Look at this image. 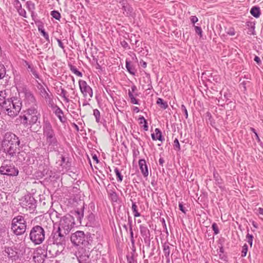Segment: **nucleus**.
Returning a JSON list of instances; mask_svg holds the SVG:
<instances>
[{"mask_svg": "<svg viewBox=\"0 0 263 263\" xmlns=\"http://www.w3.org/2000/svg\"><path fill=\"white\" fill-rule=\"evenodd\" d=\"M46 140L47 143L48 144V147L50 149H52L54 151H58L60 144L58 141L55 135L46 139Z\"/></svg>", "mask_w": 263, "mask_h": 263, "instance_id": "obj_15", "label": "nucleus"}, {"mask_svg": "<svg viewBox=\"0 0 263 263\" xmlns=\"http://www.w3.org/2000/svg\"><path fill=\"white\" fill-rule=\"evenodd\" d=\"M26 5H27V7L29 11H31L32 12L35 9V5L31 1H28V2H27Z\"/></svg>", "mask_w": 263, "mask_h": 263, "instance_id": "obj_37", "label": "nucleus"}, {"mask_svg": "<svg viewBox=\"0 0 263 263\" xmlns=\"http://www.w3.org/2000/svg\"><path fill=\"white\" fill-rule=\"evenodd\" d=\"M128 95L130 99V103L133 104L139 105V100L137 99L136 97L138 96L137 93H132L130 91L128 92Z\"/></svg>", "mask_w": 263, "mask_h": 263, "instance_id": "obj_21", "label": "nucleus"}, {"mask_svg": "<svg viewBox=\"0 0 263 263\" xmlns=\"http://www.w3.org/2000/svg\"><path fill=\"white\" fill-rule=\"evenodd\" d=\"M51 15L53 18L57 20H59L61 18L60 13L58 11L55 10L51 11Z\"/></svg>", "mask_w": 263, "mask_h": 263, "instance_id": "obj_40", "label": "nucleus"}, {"mask_svg": "<svg viewBox=\"0 0 263 263\" xmlns=\"http://www.w3.org/2000/svg\"><path fill=\"white\" fill-rule=\"evenodd\" d=\"M5 255H7L8 258L12 260L16 261L19 258V255L17 252L12 248H7L5 250Z\"/></svg>", "mask_w": 263, "mask_h": 263, "instance_id": "obj_16", "label": "nucleus"}, {"mask_svg": "<svg viewBox=\"0 0 263 263\" xmlns=\"http://www.w3.org/2000/svg\"><path fill=\"white\" fill-rule=\"evenodd\" d=\"M140 64L143 67L145 68L146 67L147 64L145 62L142 61L141 62H140Z\"/></svg>", "mask_w": 263, "mask_h": 263, "instance_id": "obj_56", "label": "nucleus"}, {"mask_svg": "<svg viewBox=\"0 0 263 263\" xmlns=\"http://www.w3.org/2000/svg\"><path fill=\"white\" fill-rule=\"evenodd\" d=\"M43 27L39 26L38 27L39 31L42 33V35L45 37V39L47 41H49V36L48 34L43 29Z\"/></svg>", "mask_w": 263, "mask_h": 263, "instance_id": "obj_32", "label": "nucleus"}, {"mask_svg": "<svg viewBox=\"0 0 263 263\" xmlns=\"http://www.w3.org/2000/svg\"><path fill=\"white\" fill-rule=\"evenodd\" d=\"M137 90V87L135 85H133L131 87V89H129L128 91H130L132 93H134Z\"/></svg>", "mask_w": 263, "mask_h": 263, "instance_id": "obj_50", "label": "nucleus"}, {"mask_svg": "<svg viewBox=\"0 0 263 263\" xmlns=\"http://www.w3.org/2000/svg\"><path fill=\"white\" fill-rule=\"evenodd\" d=\"M73 214L74 216L67 215L61 219L58 228L59 231L68 234L75 224L74 216L77 218L78 222L81 223V220L83 217V211H76Z\"/></svg>", "mask_w": 263, "mask_h": 263, "instance_id": "obj_3", "label": "nucleus"}, {"mask_svg": "<svg viewBox=\"0 0 263 263\" xmlns=\"http://www.w3.org/2000/svg\"><path fill=\"white\" fill-rule=\"evenodd\" d=\"M133 110L136 112V113H138L139 112L140 110L138 107H134Z\"/></svg>", "mask_w": 263, "mask_h": 263, "instance_id": "obj_57", "label": "nucleus"}, {"mask_svg": "<svg viewBox=\"0 0 263 263\" xmlns=\"http://www.w3.org/2000/svg\"><path fill=\"white\" fill-rule=\"evenodd\" d=\"M159 162L160 164L162 165V164H163V162H164V160H163V159H162V158L159 159Z\"/></svg>", "mask_w": 263, "mask_h": 263, "instance_id": "obj_60", "label": "nucleus"}, {"mask_svg": "<svg viewBox=\"0 0 263 263\" xmlns=\"http://www.w3.org/2000/svg\"><path fill=\"white\" fill-rule=\"evenodd\" d=\"M6 75L5 68L3 64H0V79H3Z\"/></svg>", "mask_w": 263, "mask_h": 263, "instance_id": "obj_39", "label": "nucleus"}, {"mask_svg": "<svg viewBox=\"0 0 263 263\" xmlns=\"http://www.w3.org/2000/svg\"><path fill=\"white\" fill-rule=\"evenodd\" d=\"M25 98L24 103L26 105H33L35 104L36 100L33 93L27 89L24 90Z\"/></svg>", "mask_w": 263, "mask_h": 263, "instance_id": "obj_14", "label": "nucleus"}, {"mask_svg": "<svg viewBox=\"0 0 263 263\" xmlns=\"http://www.w3.org/2000/svg\"><path fill=\"white\" fill-rule=\"evenodd\" d=\"M29 237L31 241L35 245L42 243L45 239L44 229L40 226L33 227L30 232Z\"/></svg>", "mask_w": 263, "mask_h": 263, "instance_id": "obj_7", "label": "nucleus"}, {"mask_svg": "<svg viewBox=\"0 0 263 263\" xmlns=\"http://www.w3.org/2000/svg\"><path fill=\"white\" fill-rule=\"evenodd\" d=\"M79 85L83 97L85 99L90 100L93 96V91L91 88L87 84L86 81L82 80L79 81Z\"/></svg>", "mask_w": 263, "mask_h": 263, "instance_id": "obj_10", "label": "nucleus"}, {"mask_svg": "<svg viewBox=\"0 0 263 263\" xmlns=\"http://www.w3.org/2000/svg\"><path fill=\"white\" fill-rule=\"evenodd\" d=\"M157 104L159 105L161 108L165 109L168 107V104L166 102L164 101V100L161 98H158L157 100Z\"/></svg>", "mask_w": 263, "mask_h": 263, "instance_id": "obj_27", "label": "nucleus"}, {"mask_svg": "<svg viewBox=\"0 0 263 263\" xmlns=\"http://www.w3.org/2000/svg\"><path fill=\"white\" fill-rule=\"evenodd\" d=\"M250 130H251V131H252V132H253V133H254V134H255V135L256 134H257V133H256V132L255 129L254 128H253V127H251V128H250Z\"/></svg>", "mask_w": 263, "mask_h": 263, "instance_id": "obj_61", "label": "nucleus"}, {"mask_svg": "<svg viewBox=\"0 0 263 263\" xmlns=\"http://www.w3.org/2000/svg\"><path fill=\"white\" fill-rule=\"evenodd\" d=\"M89 104L88 103V102H87L86 101H85L83 103V106H86L87 105H89Z\"/></svg>", "mask_w": 263, "mask_h": 263, "instance_id": "obj_63", "label": "nucleus"}, {"mask_svg": "<svg viewBox=\"0 0 263 263\" xmlns=\"http://www.w3.org/2000/svg\"><path fill=\"white\" fill-rule=\"evenodd\" d=\"M47 251L44 246L43 248H37L33 256L34 261L36 263H43L47 257Z\"/></svg>", "mask_w": 263, "mask_h": 263, "instance_id": "obj_11", "label": "nucleus"}, {"mask_svg": "<svg viewBox=\"0 0 263 263\" xmlns=\"http://www.w3.org/2000/svg\"><path fill=\"white\" fill-rule=\"evenodd\" d=\"M67 234H65L62 231H57L54 234L53 236V243L52 245H50L47 246V251L48 250L49 254L51 256H55L58 254L59 251L55 250V251L51 249L55 250L57 247H61V249L64 248V246L65 243V236Z\"/></svg>", "mask_w": 263, "mask_h": 263, "instance_id": "obj_4", "label": "nucleus"}, {"mask_svg": "<svg viewBox=\"0 0 263 263\" xmlns=\"http://www.w3.org/2000/svg\"><path fill=\"white\" fill-rule=\"evenodd\" d=\"M70 70L76 76L82 77L83 74L81 72L79 71L75 66L69 65Z\"/></svg>", "mask_w": 263, "mask_h": 263, "instance_id": "obj_28", "label": "nucleus"}, {"mask_svg": "<svg viewBox=\"0 0 263 263\" xmlns=\"http://www.w3.org/2000/svg\"><path fill=\"white\" fill-rule=\"evenodd\" d=\"M0 173L3 175L15 176L18 174V170L7 160H5L0 167Z\"/></svg>", "mask_w": 263, "mask_h": 263, "instance_id": "obj_9", "label": "nucleus"}, {"mask_svg": "<svg viewBox=\"0 0 263 263\" xmlns=\"http://www.w3.org/2000/svg\"><path fill=\"white\" fill-rule=\"evenodd\" d=\"M250 13L256 18H258L261 14L260 10L259 7H253L250 10Z\"/></svg>", "mask_w": 263, "mask_h": 263, "instance_id": "obj_23", "label": "nucleus"}, {"mask_svg": "<svg viewBox=\"0 0 263 263\" xmlns=\"http://www.w3.org/2000/svg\"><path fill=\"white\" fill-rule=\"evenodd\" d=\"M108 195L113 202H117L118 199V195L114 190H110L108 192Z\"/></svg>", "mask_w": 263, "mask_h": 263, "instance_id": "obj_26", "label": "nucleus"}, {"mask_svg": "<svg viewBox=\"0 0 263 263\" xmlns=\"http://www.w3.org/2000/svg\"><path fill=\"white\" fill-rule=\"evenodd\" d=\"M57 42L58 43V45L59 46L63 49H64V46L63 44V43L62 42V41L59 40V39H57Z\"/></svg>", "mask_w": 263, "mask_h": 263, "instance_id": "obj_53", "label": "nucleus"}, {"mask_svg": "<svg viewBox=\"0 0 263 263\" xmlns=\"http://www.w3.org/2000/svg\"><path fill=\"white\" fill-rule=\"evenodd\" d=\"M163 253L165 257L167 258L169 261V256L170 254V249L168 245H165L163 246Z\"/></svg>", "mask_w": 263, "mask_h": 263, "instance_id": "obj_30", "label": "nucleus"}, {"mask_svg": "<svg viewBox=\"0 0 263 263\" xmlns=\"http://www.w3.org/2000/svg\"><path fill=\"white\" fill-rule=\"evenodd\" d=\"M2 109L5 114L10 117L16 116L21 110L22 102L20 98L16 97L6 99V93L1 91Z\"/></svg>", "mask_w": 263, "mask_h": 263, "instance_id": "obj_1", "label": "nucleus"}, {"mask_svg": "<svg viewBox=\"0 0 263 263\" xmlns=\"http://www.w3.org/2000/svg\"><path fill=\"white\" fill-rule=\"evenodd\" d=\"M174 147L175 149L177 151H179L180 149V144L177 139H175L174 141Z\"/></svg>", "mask_w": 263, "mask_h": 263, "instance_id": "obj_44", "label": "nucleus"}, {"mask_svg": "<svg viewBox=\"0 0 263 263\" xmlns=\"http://www.w3.org/2000/svg\"><path fill=\"white\" fill-rule=\"evenodd\" d=\"M253 238V236L252 235L250 234L249 233L247 234V235L246 236V239H247L248 242L249 243V244L250 245L251 247H252V246Z\"/></svg>", "mask_w": 263, "mask_h": 263, "instance_id": "obj_42", "label": "nucleus"}, {"mask_svg": "<svg viewBox=\"0 0 263 263\" xmlns=\"http://www.w3.org/2000/svg\"><path fill=\"white\" fill-rule=\"evenodd\" d=\"M213 176L216 184H217L220 187H221V185L223 183V181L218 173L217 172H214L213 173Z\"/></svg>", "mask_w": 263, "mask_h": 263, "instance_id": "obj_24", "label": "nucleus"}, {"mask_svg": "<svg viewBox=\"0 0 263 263\" xmlns=\"http://www.w3.org/2000/svg\"><path fill=\"white\" fill-rule=\"evenodd\" d=\"M122 9L127 12V14H128L129 13L132 12V8L128 6L126 3H124V2H122Z\"/></svg>", "mask_w": 263, "mask_h": 263, "instance_id": "obj_29", "label": "nucleus"}, {"mask_svg": "<svg viewBox=\"0 0 263 263\" xmlns=\"http://www.w3.org/2000/svg\"><path fill=\"white\" fill-rule=\"evenodd\" d=\"M26 228L27 222L24 216L17 215L12 219L11 229L15 235L23 234L26 232Z\"/></svg>", "mask_w": 263, "mask_h": 263, "instance_id": "obj_6", "label": "nucleus"}, {"mask_svg": "<svg viewBox=\"0 0 263 263\" xmlns=\"http://www.w3.org/2000/svg\"><path fill=\"white\" fill-rule=\"evenodd\" d=\"M255 136L256 139L258 141H259V140H260L259 138V136H258V134H256L255 135Z\"/></svg>", "mask_w": 263, "mask_h": 263, "instance_id": "obj_64", "label": "nucleus"}, {"mask_svg": "<svg viewBox=\"0 0 263 263\" xmlns=\"http://www.w3.org/2000/svg\"><path fill=\"white\" fill-rule=\"evenodd\" d=\"M121 44L124 48H127V47H128V43L125 41L121 42Z\"/></svg>", "mask_w": 263, "mask_h": 263, "instance_id": "obj_52", "label": "nucleus"}, {"mask_svg": "<svg viewBox=\"0 0 263 263\" xmlns=\"http://www.w3.org/2000/svg\"><path fill=\"white\" fill-rule=\"evenodd\" d=\"M140 230L142 235L147 236V234L149 233V230L147 227L141 225L140 226Z\"/></svg>", "mask_w": 263, "mask_h": 263, "instance_id": "obj_35", "label": "nucleus"}, {"mask_svg": "<svg viewBox=\"0 0 263 263\" xmlns=\"http://www.w3.org/2000/svg\"><path fill=\"white\" fill-rule=\"evenodd\" d=\"M190 20L192 23L194 24L195 23L198 22V19L196 16H192L190 18Z\"/></svg>", "mask_w": 263, "mask_h": 263, "instance_id": "obj_49", "label": "nucleus"}, {"mask_svg": "<svg viewBox=\"0 0 263 263\" xmlns=\"http://www.w3.org/2000/svg\"><path fill=\"white\" fill-rule=\"evenodd\" d=\"M213 230L215 234H218L219 232L218 226L216 223H213L212 226Z\"/></svg>", "mask_w": 263, "mask_h": 263, "instance_id": "obj_46", "label": "nucleus"}, {"mask_svg": "<svg viewBox=\"0 0 263 263\" xmlns=\"http://www.w3.org/2000/svg\"><path fill=\"white\" fill-rule=\"evenodd\" d=\"M61 161H62V163H64L65 161V158L63 156H62V157H61ZM61 165H62V164H61Z\"/></svg>", "mask_w": 263, "mask_h": 263, "instance_id": "obj_62", "label": "nucleus"}, {"mask_svg": "<svg viewBox=\"0 0 263 263\" xmlns=\"http://www.w3.org/2000/svg\"><path fill=\"white\" fill-rule=\"evenodd\" d=\"M181 109L182 111L184 113L185 119H187L188 118L187 110L185 106L183 104L181 105Z\"/></svg>", "mask_w": 263, "mask_h": 263, "instance_id": "obj_47", "label": "nucleus"}, {"mask_svg": "<svg viewBox=\"0 0 263 263\" xmlns=\"http://www.w3.org/2000/svg\"><path fill=\"white\" fill-rule=\"evenodd\" d=\"M126 68L128 71L132 74L135 75L136 73V69L133 65L130 64V62L127 60H126Z\"/></svg>", "mask_w": 263, "mask_h": 263, "instance_id": "obj_25", "label": "nucleus"}, {"mask_svg": "<svg viewBox=\"0 0 263 263\" xmlns=\"http://www.w3.org/2000/svg\"><path fill=\"white\" fill-rule=\"evenodd\" d=\"M129 231H130V240L132 242L134 243V233L132 229V221L129 220Z\"/></svg>", "mask_w": 263, "mask_h": 263, "instance_id": "obj_43", "label": "nucleus"}, {"mask_svg": "<svg viewBox=\"0 0 263 263\" xmlns=\"http://www.w3.org/2000/svg\"><path fill=\"white\" fill-rule=\"evenodd\" d=\"M53 109L54 110V113L57 116V117L59 118V120L62 123L66 122L67 119L64 116V112L63 110L57 105H55L53 107Z\"/></svg>", "mask_w": 263, "mask_h": 263, "instance_id": "obj_17", "label": "nucleus"}, {"mask_svg": "<svg viewBox=\"0 0 263 263\" xmlns=\"http://www.w3.org/2000/svg\"><path fill=\"white\" fill-rule=\"evenodd\" d=\"M228 33L231 35H234L235 34V31L233 29H231L228 32Z\"/></svg>", "mask_w": 263, "mask_h": 263, "instance_id": "obj_54", "label": "nucleus"}, {"mask_svg": "<svg viewBox=\"0 0 263 263\" xmlns=\"http://www.w3.org/2000/svg\"><path fill=\"white\" fill-rule=\"evenodd\" d=\"M18 13L20 15H21L24 17H27L26 12L24 9H21L19 10Z\"/></svg>", "mask_w": 263, "mask_h": 263, "instance_id": "obj_48", "label": "nucleus"}, {"mask_svg": "<svg viewBox=\"0 0 263 263\" xmlns=\"http://www.w3.org/2000/svg\"><path fill=\"white\" fill-rule=\"evenodd\" d=\"M92 158H93V160H96L97 163H98L99 160H98V159L97 158V156L96 155H95L94 156H92Z\"/></svg>", "mask_w": 263, "mask_h": 263, "instance_id": "obj_59", "label": "nucleus"}, {"mask_svg": "<svg viewBox=\"0 0 263 263\" xmlns=\"http://www.w3.org/2000/svg\"><path fill=\"white\" fill-rule=\"evenodd\" d=\"M248 252V246L247 244H245L242 246V251H241V257H245L247 255Z\"/></svg>", "mask_w": 263, "mask_h": 263, "instance_id": "obj_41", "label": "nucleus"}, {"mask_svg": "<svg viewBox=\"0 0 263 263\" xmlns=\"http://www.w3.org/2000/svg\"><path fill=\"white\" fill-rule=\"evenodd\" d=\"M90 253L89 251H86L81 249L78 252L77 258L79 263H90L91 258H90Z\"/></svg>", "mask_w": 263, "mask_h": 263, "instance_id": "obj_12", "label": "nucleus"}, {"mask_svg": "<svg viewBox=\"0 0 263 263\" xmlns=\"http://www.w3.org/2000/svg\"><path fill=\"white\" fill-rule=\"evenodd\" d=\"M132 209L135 217H139L140 216V214L138 212L137 206L135 202L132 203Z\"/></svg>", "mask_w": 263, "mask_h": 263, "instance_id": "obj_31", "label": "nucleus"}, {"mask_svg": "<svg viewBox=\"0 0 263 263\" xmlns=\"http://www.w3.org/2000/svg\"><path fill=\"white\" fill-rule=\"evenodd\" d=\"M115 173L117 176L118 181L121 182L123 180V176L121 174L117 167L115 168Z\"/></svg>", "mask_w": 263, "mask_h": 263, "instance_id": "obj_36", "label": "nucleus"}, {"mask_svg": "<svg viewBox=\"0 0 263 263\" xmlns=\"http://www.w3.org/2000/svg\"><path fill=\"white\" fill-rule=\"evenodd\" d=\"M67 93V91L64 89L62 88L61 92L60 95L63 98L64 101H65L67 103H68L70 100L68 97L66 96Z\"/></svg>", "mask_w": 263, "mask_h": 263, "instance_id": "obj_33", "label": "nucleus"}, {"mask_svg": "<svg viewBox=\"0 0 263 263\" xmlns=\"http://www.w3.org/2000/svg\"><path fill=\"white\" fill-rule=\"evenodd\" d=\"M71 242L76 246L87 245L88 236L86 235L84 232L78 231L71 234L70 237Z\"/></svg>", "mask_w": 263, "mask_h": 263, "instance_id": "obj_8", "label": "nucleus"}, {"mask_svg": "<svg viewBox=\"0 0 263 263\" xmlns=\"http://www.w3.org/2000/svg\"><path fill=\"white\" fill-rule=\"evenodd\" d=\"M43 130V135L46 137V139L55 135L51 124L48 121L44 122Z\"/></svg>", "mask_w": 263, "mask_h": 263, "instance_id": "obj_13", "label": "nucleus"}, {"mask_svg": "<svg viewBox=\"0 0 263 263\" xmlns=\"http://www.w3.org/2000/svg\"><path fill=\"white\" fill-rule=\"evenodd\" d=\"M152 138L153 140L162 141L164 140V138H162V133L159 128H156L155 130V133L152 134Z\"/></svg>", "mask_w": 263, "mask_h": 263, "instance_id": "obj_20", "label": "nucleus"}, {"mask_svg": "<svg viewBox=\"0 0 263 263\" xmlns=\"http://www.w3.org/2000/svg\"><path fill=\"white\" fill-rule=\"evenodd\" d=\"M2 144L4 151L11 157H13L18 152L20 141L14 134L7 132L3 135Z\"/></svg>", "mask_w": 263, "mask_h": 263, "instance_id": "obj_2", "label": "nucleus"}, {"mask_svg": "<svg viewBox=\"0 0 263 263\" xmlns=\"http://www.w3.org/2000/svg\"><path fill=\"white\" fill-rule=\"evenodd\" d=\"M254 61L258 64H259L260 62V58L257 56H255L254 58Z\"/></svg>", "mask_w": 263, "mask_h": 263, "instance_id": "obj_55", "label": "nucleus"}, {"mask_svg": "<svg viewBox=\"0 0 263 263\" xmlns=\"http://www.w3.org/2000/svg\"><path fill=\"white\" fill-rule=\"evenodd\" d=\"M93 115L96 118V121L97 123L100 122V113L98 109H95L93 110Z\"/></svg>", "mask_w": 263, "mask_h": 263, "instance_id": "obj_38", "label": "nucleus"}, {"mask_svg": "<svg viewBox=\"0 0 263 263\" xmlns=\"http://www.w3.org/2000/svg\"><path fill=\"white\" fill-rule=\"evenodd\" d=\"M194 26L196 33L198 34L200 37H202V31L201 27L195 25Z\"/></svg>", "mask_w": 263, "mask_h": 263, "instance_id": "obj_45", "label": "nucleus"}, {"mask_svg": "<svg viewBox=\"0 0 263 263\" xmlns=\"http://www.w3.org/2000/svg\"><path fill=\"white\" fill-rule=\"evenodd\" d=\"M141 172L144 177H146L148 175V166L144 159H140L138 162Z\"/></svg>", "mask_w": 263, "mask_h": 263, "instance_id": "obj_18", "label": "nucleus"}, {"mask_svg": "<svg viewBox=\"0 0 263 263\" xmlns=\"http://www.w3.org/2000/svg\"><path fill=\"white\" fill-rule=\"evenodd\" d=\"M139 120H140V124L144 123V125H143L144 129L146 131L147 130H148V126H147V121L145 119L144 117H143V116L140 117L139 118Z\"/></svg>", "mask_w": 263, "mask_h": 263, "instance_id": "obj_34", "label": "nucleus"}, {"mask_svg": "<svg viewBox=\"0 0 263 263\" xmlns=\"http://www.w3.org/2000/svg\"><path fill=\"white\" fill-rule=\"evenodd\" d=\"M179 210L182 211L183 213L185 214L186 213V211L185 210V209L183 205V204L182 203H179Z\"/></svg>", "mask_w": 263, "mask_h": 263, "instance_id": "obj_51", "label": "nucleus"}, {"mask_svg": "<svg viewBox=\"0 0 263 263\" xmlns=\"http://www.w3.org/2000/svg\"><path fill=\"white\" fill-rule=\"evenodd\" d=\"M258 213L260 215H263V209L259 208L258 210Z\"/></svg>", "mask_w": 263, "mask_h": 263, "instance_id": "obj_58", "label": "nucleus"}, {"mask_svg": "<svg viewBox=\"0 0 263 263\" xmlns=\"http://www.w3.org/2000/svg\"><path fill=\"white\" fill-rule=\"evenodd\" d=\"M20 117L21 123L27 127L36 123L40 117V114L36 108L31 107L25 111L24 115L20 116Z\"/></svg>", "mask_w": 263, "mask_h": 263, "instance_id": "obj_5", "label": "nucleus"}, {"mask_svg": "<svg viewBox=\"0 0 263 263\" xmlns=\"http://www.w3.org/2000/svg\"><path fill=\"white\" fill-rule=\"evenodd\" d=\"M39 90L40 95L43 98H44L46 100L50 99V95L43 86H41V87L39 88Z\"/></svg>", "mask_w": 263, "mask_h": 263, "instance_id": "obj_22", "label": "nucleus"}, {"mask_svg": "<svg viewBox=\"0 0 263 263\" xmlns=\"http://www.w3.org/2000/svg\"><path fill=\"white\" fill-rule=\"evenodd\" d=\"M24 65V66H25L26 67L27 70L29 72H31L32 73V74H33V76H34V77L35 78L39 79V75L37 73L35 68L34 67V66L32 64H30L27 61H25Z\"/></svg>", "mask_w": 263, "mask_h": 263, "instance_id": "obj_19", "label": "nucleus"}]
</instances>
